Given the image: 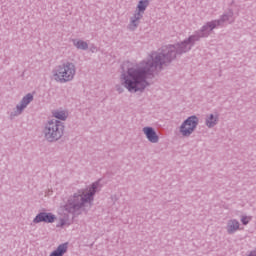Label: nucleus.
Segmentation results:
<instances>
[{
	"label": "nucleus",
	"mask_w": 256,
	"mask_h": 256,
	"mask_svg": "<svg viewBox=\"0 0 256 256\" xmlns=\"http://www.w3.org/2000/svg\"><path fill=\"white\" fill-rule=\"evenodd\" d=\"M235 13L232 9L224 12L219 19L206 22L199 30L180 43L163 47L160 51L152 52L139 63L126 62V90L128 93H143L149 87V79L163 71L171 62L177 59V55L189 53L197 41L207 39L217 27L233 25Z\"/></svg>",
	"instance_id": "obj_1"
},
{
	"label": "nucleus",
	"mask_w": 256,
	"mask_h": 256,
	"mask_svg": "<svg viewBox=\"0 0 256 256\" xmlns=\"http://www.w3.org/2000/svg\"><path fill=\"white\" fill-rule=\"evenodd\" d=\"M101 191V183L96 181L86 188H80L70 194L62 209L73 215V217H79L83 213H87L90 207H93V201H95V195Z\"/></svg>",
	"instance_id": "obj_2"
},
{
	"label": "nucleus",
	"mask_w": 256,
	"mask_h": 256,
	"mask_svg": "<svg viewBox=\"0 0 256 256\" xmlns=\"http://www.w3.org/2000/svg\"><path fill=\"white\" fill-rule=\"evenodd\" d=\"M77 75V66L71 61L62 62L56 65L51 71V79L56 83L65 85L75 80Z\"/></svg>",
	"instance_id": "obj_3"
},
{
	"label": "nucleus",
	"mask_w": 256,
	"mask_h": 256,
	"mask_svg": "<svg viewBox=\"0 0 256 256\" xmlns=\"http://www.w3.org/2000/svg\"><path fill=\"white\" fill-rule=\"evenodd\" d=\"M43 135L48 143H56L65 135V124L59 120L50 119L44 126Z\"/></svg>",
	"instance_id": "obj_4"
},
{
	"label": "nucleus",
	"mask_w": 256,
	"mask_h": 256,
	"mask_svg": "<svg viewBox=\"0 0 256 256\" xmlns=\"http://www.w3.org/2000/svg\"><path fill=\"white\" fill-rule=\"evenodd\" d=\"M199 125V117L196 115L189 116L187 120H184L179 127V133L183 137H190L195 133Z\"/></svg>",
	"instance_id": "obj_5"
},
{
	"label": "nucleus",
	"mask_w": 256,
	"mask_h": 256,
	"mask_svg": "<svg viewBox=\"0 0 256 256\" xmlns=\"http://www.w3.org/2000/svg\"><path fill=\"white\" fill-rule=\"evenodd\" d=\"M33 99H35V96H33L32 93H28L25 96L22 97L20 102L15 106L12 112H10V119H15V117H19V115H23V112L31 103H33Z\"/></svg>",
	"instance_id": "obj_6"
},
{
	"label": "nucleus",
	"mask_w": 256,
	"mask_h": 256,
	"mask_svg": "<svg viewBox=\"0 0 256 256\" xmlns=\"http://www.w3.org/2000/svg\"><path fill=\"white\" fill-rule=\"evenodd\" d=\"M225 230L227 235H235L237 231H241V222L235 218H231L227 221Z\"/></svg>",
	"instance_id": "obj_7"
},
{
	"label": "nucleus",
	"mask_w": 256,
	"mask_h": 256,
	"mask_svg": "<svg viewBox=\"0 0 256 256\" xmlns=\"http://www.w3.org/2000/svg\"><path fill=\"white\" fill-rule=\"evenodd\" d=\"M142 133H144L149 143H159V135L157 134V131H155V128L146 126L142 129Z\"/></svg>",
	"instance_id": "obj_8"
},
{
	"label": "nucleus",
	"mask_w": 256,
	"mask_h": 256,
	"mask_svg": "<svg viewBox=\"0 0 256 256\" xmlns=\"http://www.w3.org/2000/svg\"><path fill=\"white\" fill-rule=\"evenodd\" d=\"M52 117H54L55 121H67L69 117V111L63 109V108H57L51 111Z\"/></svg>",
	"instance_id": "obj_9"
},
{
	"label": "nucleus",
	"mask_w": 256,
	"mask_h": 256,
	"mask_svg": "<svg viewBox=\"0 0 256 256\" xmlns=\"http://www.w3.org/2000/svg\"><path fill=\"white\" fill-rule=\"evenodd\" d=\"M141 19H143V14L135 12L134 15L130 18L128 29L130 31H135L139 27Z\"/></svg>",
	"instance_id": "obj_10"
},
{
	"label": "nucleus",
	"mask_w": 256,
	"mask_h": 256,
	"mask_svg": "<svg viewBox=\"0 0 256 256\" xmlns=\"http://www.w3.org/2000/svg\"><path fill=\"white\" fill-rule=\"evenodd\" d=\"M219 123V115L217 114H208L205 117V125L208 129H213Z\"/></svg>",
	"instance_id": "obj_11"
},
{
	"label": "nucleus",
	"mask_w": 256,
	"mask_h": 256,
	"mask_svg": "<svg viewBox=\"0 0 256 256\" xmlns=\"http://www.w3.org/2000/svg\"><path fill=\"white\" fill-rule=\"evenodd\" d=\"M72 44L76 47L79 51H87L89 49V43L81 38H74L72 39Z\"/></svg>",
	"instance_id": "obj_12"
},
{
	"label": "nucleus",
	"mask_w": 256,
	"mask_h": 256,
	"mask_svg": "<svg viewBox=\"0 0 256 256\" xmlns=\"http://www.w3.org/2000/svg\"><path fill=\"white\" fill-rule=\"evenodd\" d=\"M68 249L69 243H62L58 245V247L54 251H52L49 256H63L65 255V253H67Z\"/></svg>",
	"instance_id": "obj_13"
},
{
	"label": "nucleus",
	"mask_w": 256,
	"mask_h": 256,
	"mask_svg": "<svg viewBox=\"0 0 256 256\" xmlns=\"http://www.w3.org/2000/svg\"><path fill=\"white\" fill-rule=\"evenodd\" d=\"M147 7H149V0H140L137 5L136 13H140V15L143 16V13H145Z\"/></svg>",
	"instance_id": "obj_14"
},
{
	"label": "nucleus",
	"mask_w": 256,
	"mask_h": 256,
	"mask_svg": "<svg viewBox=\"0 0 256 256\" xmlns=\"http://www.w3.org/2000/svg\"><path fill=\"white\" fill-rule=\"evenodd\" d=\"M44 214V223H55V219H57V217L50 212H43Z\"/></svg>",
	"instance_id": "obj_15"
},
{
	"label": "nucleus",
	"mask_w": 256,
	"mask_h": 256,
	"mask_svg": "<svg viewBox=\"0 0 256 256\" xmlns=\"http://www.w3.org/2000/svg\"><path fill=\"white\" fill-rule=\"evenodd\" d=\"M32 223H34V225H37L39 223H45V218H44L43 212L38 213L35 216V218L33 219Z\"/></svg>",
	"instance_id": "obj_16"
},
{
	"label": "nucleus",
	"mask_w": 256,
	"mask_h": 256,
	"mask_svg": "<svg viewBox=\"0 0 256 256\" xmlns=\"http://www.w3.org/2000/svg\"><path fill=\"white\" fill-rule=\"evenodd\" d=\"M253 219L252 216L242 215L240 218V221L242 225H249L251 223V220Z\"/></svg>",
	"instance_id": "obj_17"
},
{
	"label": "nucleus",
	"mask_w": 256,
	"mask_h": 256,
	"mask_svg": "<svg viewBox=\"0 0 256 256\" xmlns=\"http://www.w3.org/2000/svg\"><path fill=\"white\" fill-rule=\"evenodd\" d=\"M67 225V219L61 218L60 223L57 225V227H65Z\"/></svg>",
	"instance_id": "obj_18"
},
{
	"label": "nucleus",
	"mask_w": 256,
	"mask_h": 256,
	"mask_svg": "<svg viewBox=\"0 0 256 256\" xmlns=\"http://www.w3.org/2000/svg\"><path fill=\"white\" fill-rule=\"evenodd\" d=\"M90 51H91V53H97V52L99 51V48H97V47L95 46V44H92V45L90 46Z\"/></svg>",
	"instance_id": "obj_19"
}]
</instances>
